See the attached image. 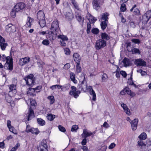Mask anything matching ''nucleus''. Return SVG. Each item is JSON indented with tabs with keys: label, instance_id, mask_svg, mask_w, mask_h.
<instances>
[{
	"label": "nucleus",
	"instance_id": "a19ab883",
	"mask_svg": "<svg viewBox=\"0 0 151 151\" xmlns=\"http://www.w3.org/2000/svg\"><path fill=\"white\" fill-rule=\"evenodd\" d=\"M128 91L129 88L126 87L120 92V94L122 95H124L126 93H127Z\"/></svg>",
	"mask_w": 151,
	"mask_h": 151
},
{
	"label": "nucleus",
	"instance_id": "f8f14e48",
	"mask_svg": "<svg viewBox=\"0 0 151 151\" xmlns=\"http://www.w3.org/2000/svg\"><path fill=\"white\" fill-rule=\"evenodd\" d=\"M87 91L91 95H92V100L95 101L96 100V95L92 87L91 86H89L87 88Z\"/></svg>",
	"mask_w": 151,
	"mask_h": 151
},
{
	"label": "nucleus",
	"instance_id": "69168bd1",
	"mask_svg": "<svg viewBox=\"0 0 151 151\" xmlns=\"http://www.w3.org/2000/svg\"><path fill=\"white\" fill-rule=\"evenodd\" d=\"M70 65L69 63H67L65 65L64 68L65 70L68 69L70 68Z\"/></svg>",
	"mask_w": 151,
	"mask_h": 151
},
{
	"label": "nucleus",
	"instance_id": "20e7f679",
	"mask_svg": "<svg viewBox=\"0 0 151 151\" xmlns=\"http://www.w3.org/2000/svg\"><path fill=\"white\" fill-rule=\"evenodd\" d=\"M50 30L55 31V33H61V31L59 27L58 22V20L54 21L52 23Z\"/></svg>",
	"mask_w": 151,
	"mask_h": 151
},
{
	"label": "nucleus",
	"instance_id": "603ef678",
	"mask_svg": "<svg viewBox=\"0 0 151 151\" xmlns=\"http://www.w3.org/2000/svg\"><path fill=\"white\" fill-rule=\"evenodd\" d=\"M127 94L130 95L132 97L135 96H136V93L132 91L129 88Z\"/></svg>",
	"mask_w": 151,
	"mask_h": 151
},
{
	"label": "nucleus",
	"instance_id": "c9c22d12",
	"mask_svg": "<svg viewBox=\"0 0 151 151\" xmlns=\"http://www.w3.org/2000/svg\"><path fill=\"white\" fill-rule=\"evenodd\" d=\"M40 132L37 128H32L30 132H31L33 134H35V135H37Z\"/></svg>",
	"mask_w": 151,
	"mask_h": 151
},
{
	"label": "nucleus",
	"instance_id": "412c9836",
	"mask_svg": "<svg viewBox=\"0 0 151 151\" xmlns=\"http://www.w3.org/2000/svg\"><path fill=\"white\" fill-rule=\"evenodd\" d=\"M40 92V91H35L34 88H30L27 92V94L32 96H34L36 95V93Z\"/></svg>",
	"mask_w": 151,
	"mask_h": 151
},
{
	"label": "nucleus",
	"instance_id": "5701e85b",
	"mask_svg": "<svg viewBox=\"0 0 151 151\" xmlns=\"http://www.w3.org/2000/svg\"><path fill=\"white\" fill-rule=\"evenodd\" d=\"M74 60L77 64L80 63L81 61V57L80 55L77 53H74L73 55Z\"/></svg>",
	"mask_w": 151,
	"mask_h": 151
},
{
	"label": "nucleus",
	"instance_id": "8fccbe9b",
	"mask_svg": "<svg viewBox=\"0 0 151 151\" xmlns=\"http://www.w3.org/2000/svg\"><path fill=\"white\" fill-rule=\"evenodd\" d=\"M58 128L60 131L65 133L66 132L65 128L61 125H59L58 126Z\"/></svg>",
	"mask_w": 151,
	"mask_h": 151
},
{
	"label": "nucleus",
	"instance_id": "393cba45",
	"mask_svg": "<svg viewBox=\"0 0 151 151\" xmlns=\"http://www.w3.org/2000/svg\"><path fill=\"white\" fill-rule=\"evenodd\" d=\"M15 27V26L13 25L12 24H9L5 26V28L6 31L8 32H11L13 30V29H14Z\"/></svg>",
	"mask_w": 151,
	"mask_h": 151
},
{
	"label": "nucleus",
	"instance_id": "0eeeda50",
	"mask_svg": "<svg viewBox=\"0 0 151 151\" xmlns=\"http://www.w3.org/2000/svg\"><path fill=\"white\" fill-rule=\"evenodd\" d=\"M24 78L27 85L32 86L35 84V78L34 76H27Z\"/></svg>",
	"mask_w": 151,
	"mask_h": 151
},
{
	"label": "nucleus",
	"instance_id": "72a5a7b5",
	"mask_svg": "<svg viewBox=\"0 0 151 151\" xmlns=\"http://www.w3.org/2000/svg\"><path fill=\"white\" fill-rule=\"evenodd\" d=\"M8 45L7 43L6 42L5 40L3 41V42H2L0 44V46L1 49L2 50H5L7 46Z\"/></svg>",
	"mask_w": 151,
	"mask_h": 151
},
{
	"label": "nucleus",
	"instance_id": "9b49d317",
	"mask_svg": "<svg viewBox=\"0 0 151 151\" xmlns=\"http://www.w3.org/2000/svg\"><path fill=\"white\" fill-rule=\"evenodd\" d=\"M127 50L129 52H131L132 54L137 53L139 54L140 53V52L139 49L134 48L131 45L129 46V44L127 45Z\"/></svg>",
	"mask_w": 151,
	"mask_h": 151
},
{
	"label": "nucleus",
	"instance_id": "79ce46f5",
	"mask_svg": "<svg viewBox=\"0 0 151 151\" xmlns=\"http://www.w3.org/2000/svg\"><path fill=\"white\" fill-rule=\"evenodd\" d=\"M81 70V68L80 66V63L77 64L76 67V73H77L76 74L78 73H80Z\"/></svg>",
	"mask_w": 151,
	"mask_h": 151
},
{
	"label": "nucleus",
	"instance_id": "052dcab7",
	"mask_svg": "<svg viewBox=\"0 0 151 151\" xmlns=\"http://www.w3.org/2000/svg\"><path fill=\"white\" fill-rule=\"evenodd\" d=\"M128 84L129 85H133L134 83L133 81L132 80V76L128 79Z\"/></svg>",
	"mask_w": 151,
	"mask_h": 151
},
{
	"label": "nucleus",
	"instance_id": "6e6552de",
	"mask_svg": "<svg viewBox=\"0 0 151 151\" xmlns=\"http://www.w3.org/2000/svg\"><path fill=\"white\" fill-rule=\"evenodd\" d=\"M106 41L100 39L98 40L96 44V48L97 50H99L106 46Z\"/></svg>",
	"mask_w": 151,
	"mask_h": 151
},
{
	"label": "nucleus",
	"instance_id": "f257e3e1",
	"mask_svg": "<svg viewBox=\"0 0 151 151\" xmlns=\"http://www.w3.org/2000/svg\"><path fill=\"white\" fill-rule=\"evenodd\" d=\"M0 60L3 62H6L4 66L6 67V69L10 70L13 69V60L11 57L10 56L6 57L4 55H2V56L1 55Z\"/></svg>",
	"mask_w": 151,
	"mask_h": 151
},
{
	"label": "nucleus",
	"instance_id": "cd10ccee",
	"mask_svg": "<svg viewBox=\"0 0 151 151\" xmlns=\"http://www.w3.org/2000/svg\"><path fill=\"white\" fill-rule=\"evenodd\" d=\"M37 122L38 125L40 126H44L46 124L45 121L41 118H37Z\"/></svg>",
	"mask_w": 151,
	"mask_h": 151
},
{
	"label": "nucleus",
	"instance_id": "49530a36",
	"mask_svg": "<svg viewBox=\"0 0 151 151\" xmlns=\"http://www.w3.org/2000/svg\"><path fill=\"white\" fill-rule=\"evenodd\" d=\"M66 18L68 20H70L73 18L72 14L71 13H68L65 15Z\"/></svg>",
	"mask_w": 151,
	"mask_h": 151
},
{
	"label": "nucleus",
	"instance_id": "c85d7f7f",
	"mask_svg": "<svg viewBox=\"0 0 151 151\" xmlns=\"http://www.w3.org/2000/svg\"><path fill=\"white\" fill-rule=\"evenodd\" d=\"M82 137L83 138V139L81 142L82 145L83 146H82L81 148L82 149L83 151H84L85 150V129H83V133L82 134Z\"/></svg>",
	"mask_w": 151,
	"mask_h": 151
},
{
	"label": "nucleus",
	"instance_id": "ea45409f",
	"mask_svg": "<svg viewBox=\"0 0 151 151\" xmlns=\"http://www.w3.org/2000/svg\"><path fill=\"white\" fill-rule=\"evenodd\" d=\"M39 23L41 27H44L46 24L45 19L39 20Z\"/></svg>",
	"mask_w": 151,
	"mask_h": 151
},
{
	"label": "nucleus",
	"instance_id": "423d86ee",
	"mask_svg": "<svg viewBox=\"0 0 151 151\" xmlns=\"http://www.w3.org/2000/svg\"><path fill=\"white\" fill-rule=\"evenodd\" d=\"M60 34L59 33H55V31L50 30L47 35L46 38L52 42L53 40L56 38L57 35L58 34Z\"/></svg>",
	"mask_w": 151,
	"mask_h": 151
},
{
	"label": "nucleus",
	"instance_id": "338daca9",
	"mask_svg": "<svg viewBox=\"0 0 151 151\" xmlns=\"http://www.w3.org/2000/svg\"><path fill=\"white\" fill-rule=\"evenodd\" d=\"M93 133L91 132H87L86 131V138L92 135Z\"/></svg>",
	"mask_w": 151,
	"mask_h": 151
},
{
	"label": "nucleus",
	"instance_id": "39448f33",
	"mask_svg": "<svg viewBox=\"0 0 151 151\" xmlns=\"http://www.w3.org/2000/svg\"><path fill=\"white\" fill-rule=\"evenodd\" d=\"M38 151H47L48 145L47 144V141L46 139H43L37 148Z\"/></svg>",
	"mask_w": 151,
	"mask_h": 151
},
{
	"label": "nucleus",
	"instance_id": "6ab92c4d",
	"mask_svg": "<svg viewBox=\"0 0 151 151\" xmlns=\"http://www.w3.org/2000/svg\"><path fill=\"white\" fill-rule=\"evenodd\" d=\"M137 5H134L132 8L130 9L131 12H133L134 14L136 15H139L140 14L139 10L137 8H136Z\"/></svg>",
	"mask_w": 151,
	"mask_h": 151
},
{
	"label": "nucleus",
	"instance_id": "4468645a",
	"mask_svg": "<svg viewBox=\"0 0 151 151\" xmlns=\"http://www.w3.org/2000/svg\"><path fill=\"white\" fill-rule=\"evenodd\" d=\"M135 64L137 66H145L146 65V62L142 59H138L135 60Z\"/></svg>",
	"mask_w": 151,
	"mask_h": 151
},
{
	"label": "nucleus",
	"instance_id": "3c124183",
	"mask_svg": "<svg viewBox=\"0 0 151 151\" xmlns=\"http://www.w3.org/2000/svg\"><path fill=\"white\" fill-rule=\"evenodd\" d=\"M64 52L66 55H69L70 53V49L68 48H65L64 49Z\"/></svg>",
	"mask_w": 151,
	"mask_h": 151
},
{
	"label": "nucleus",
	"instance_id": "de8ad7c7",
	"mask_svg": "<svg viewBox=\"0 0 151 151\" xmlns=\"http://www.w3.org/2000/svg\"><path fill=\"white\" fill-rule=\"evenodd\" d=\"M48 99L50 101V104H52L54 102L55 99L53 96H51L48 97Z\"/></svg>",
	"mask_w": 151,
	"mask_h": 151
},
{
	"label": "nucleus",
	"instance_id": "2f4dec72",
	"mask_svg": "<svg viewBox=\"0 0 151 151\" xmlns=\"http://www.w3.org/2000/svg\"><path fill=\"white\" fill-rule=\"evenodd\" d=\"M122 62L125 66H129L131 64L130 61L128 58H125L123 59Z\"/></svg>",
	"mask_w": 151,
	"mask_h": 151
},
{
	"label": "nucleus",
	"instance_id": "1a4fd4ad",
	"mask_svg": "<svg viewBox=\"0 0 151 151\" xmlns=\"http://www.w3.org/2000/svg\"><path fill=\"white\" fill-rule=\"evenodd\" d=\"M35 116V114L32 108L30 106L29 108L27 113L26 114V117L27 120L29 121L31 120Z\"/></svg>",
	"mask_w": 151,
	"mask_h": 151
},
{
	"label": "nucleus",
	"instance_id": "c03bdc74",
	"mask_svg": "<svg viewBox=\"0 0 151 151\" xmlns=\"http://www.w3.org/2000/svg\"><path fill=\"white\" fill-rule=\"evenodd\" d=\"M16 9L14 7L11 12V15L13 18H14L16 17V13L18 11H16Z\"/></svg>",
	"mask_w": 151,
	"mask_h": 151
},
{
	"label": "nucleus",
	"instance_id": "09e8293b",
	"mask_svg": "<svg viewBox=\"0 0 151 151\" xmlns=\"http://www.w3.org/2000/svg\"><path fill=\"white\" fill-rule=\"evenodd\" d=\"M8 128L10 132L13 133L14 134H17V132L16 130L13 126H12V127H9Z\"/></svg>",
	"mask_w": 151,
	"mask_h": 151
},
{
	"label": "nucleus",
	"instance_id": "6e6d98bb",
	"mask_svg": "<svg viewBox=\"0 0 151 151\" xmlns=\"http://www.w3.org/2000/svg\"><path fill=\"white\" fill-rule=\"evenodd\" d=\"M120 9L123 12H124L126 10V8L125 4H121Z\"/></svg>",
	"mask_w": 151,
	"mask_h": 151
},
{
	"label": "nucleus",
	"instance_id": "0e129e2a",
	"mask_svg": "<svg viewBox=\"0 0 151 151\" xmlns=\"http://www.w3.org/2000/svg\"><path fill=\"white\" fill-rule=\"evenodd\" d=\"M132 41L136 44H139L140 42V40L138 39H133L132 40Z\"/></svg>",
	"mask_w": 151,
	"mask_h": 151
},
{
	"label": "nucleus",
	"instance_id": "4c0bfd02",
	"mask_svg": "<svg viewBox=\"0 0 151 151\" xmlns=\"http://www.w3.org/2000/svg\"><path fill=\"white\" fill-rule=\"evenodd\" d=\"M147 137V135L146 133L143 132L141 133L139 136V137L140 139L142 140H145Z\"/></svg>",
	"mask_w": 151,
	"mask_h": 151
},
{
	"label": "nucleus",
	"instance_id": "b1692460",
	"mask_svg": "<svg viewBox=\"0 0 151 151\" xmlns=\"http://www.w3.org/2000/svg\"><path fill=\"white\" fill-rule=\"evenodd\" d=\"M37 17L39 20L45 19V16L44 12L42 11H39L37 13Z\"/></svg>",
	"mask_w": 151,
	"mask_h": 151
},
{
	"label": "nucleus",
	"instance_id": "5fc2aeb1",
	"mask_svg": "<svg viewBox=\"0 0 151 151\" xmlns=\"http://www.w3.org/2000/svg\"><path fill=\"white\" fill-rule=\"evenodd\" d=\"M42 43L45 45L47 46L49 44L50 42L48 40L45 39L42 41Z\"/></svg>",
	"mask_w": 151,
	"mask_h": 151
},
{
	"label": "nucleus",
	"instance_id": "a18cd8bd",
	"mask_svg": "<svg viewBox=\"0 0 151 151\" xmlns=\"http://www.w3.org/2000/svg\"><path fill=\"white\" fill-rule=\"evenodd\" d=\"M62 86H61L58 85H53L50 87V88L52 90L55 89L57 88L58 89L61 88Z\"/></svg>",
	"mask_w": 151,
	"mask_h": 151
},
{
	"label": "nucleus",
	"instance_id": "a878e982",
	"mask_svg": "<svg viewBox=\"0 0 151 151\" xmlns=\"http://www.w3.org/2000/svg\"><path fill=\"white\" fill-rule=\"evenodd\" d=\"M99 1L100 0H94L93 2V8L96 10L100 8Z\"/></svg>",
	"mask_w": 151,
	"mask_h": 151
},
{
	"label": "nucleus",
	"instance_id": "7ed1b4c3",
	"mask_svg": "<svg viewBox=\"0 0 151 151\" xmlns=\"http://www.w3.org/2000/svg\"><path fill=\"white\" fill-rule=\"evenodd\" d=\"M87 14L86 17L88 20L90 22L89 24L88 23L87 26V33H89L90 32L91 28V25L90 24L93 23L95 22L97 20V19L93 17L91 14L88 12V11H87Z\"/></svg>",
	"mask_w": 151,
	"mask_h": 151
},
{
	"label": "nucleus",
	"instance_id": "774afa93",
	"mask_svg": "<svg viewBox=\"0 0 151 151\" xmlns=\"http://www.w3.org/2000/svg\"><path fill=\"white\" fill-rule=\"evenodd\" d=\"M115 144L114 143H111L109 146V148L110 149H112L115 146Z\"/></svg>",
	"mask_w": 151,
	"mask_h": 151
},
{
	"label": "nucleus",
	"instance_id": "4be33fe9",
	"mask_svg": "<svg viewBox=\"0 0 151 151\" xmlns=\"http://www.w3.org/2000/svg\"><path fill=\"white\" fill-rule=\"evenodd\" d=\"M121 106L123 108L124 112L128 115H130L131 114V112L129 109L127 107V105L124 103L121 104Z\"/></svg>",
	"mask_w": 151,
	"mask_h": 151
},
{
	"label": "nucleus",
	"instance_id": "680f3d73",
	"mask_svg": "<svg viewBox=\"0 0 151 151\" xmlns=\"http://www.w3.org/2000/svg\"><path fill=\"white\" fill-rule=\"evenodd\" d=\"M137 71L138 73H140L141 76H145L147 74V73L145 71H143L141 69L137 70Z\"/></svg>",
	"mask_w": 151,
	"mask_h": 151
},
{
	"label": "nucleus",
	"instance_id": "c756f323",
	"mask_svg": "<svg viewBox=\"0 0 151 151\" xmlns=\"http://www.w3.org/2000/svg\"><path fill=\"white\" fill-rule=\"evenodd\" d=\"M33 21V19L30 17H28L25 26L27 27H30L32 25V22Z\"/></svg>",
	"mask_w": 151,
	"mask_h": 151
},
{
	"label": "nucleus",
	"instance_id": "473e14b6",
	"mask_svg": "<svg viewBox=\"0 0 151 151\" xmlns=\"http://www.w3.org/2000/svg\"><path fill=\"white\" fill-rule=\"evenodd\" d=\"M47 118L50 121H52L55 117V116L52 114H47Z\"/></svg>",
	"mask_w": 151,
	"mask_h": 151
},
{
	"label": "nucleus",
	"instance_id": "7c9ffc66",
	"mask_svg": "<svg viewBox=\"0 0 151 151\" xmlns=\"http://www.w3.org/2000/svg\"><path fill=\"white\" fill-rule=\"evenodd\" d=\"M57 37L58 39H61V41H68V38L67 36L63 35L58 34Z\"/></svg>",
	"mask_w": 151,
	"mask_h": 151
},
{
	"label": "nucleus",
	"instance_id": "864d4df0",
	"mask_svg": "<svg viewBox=\"0 0 151 151\" xmlns=\"http://www.w3.org/2000/svg\"><path fill=\"white\" fill-rule=\"evenodd\" d=\"M78 128V126L76 125H73L72 126L71 131L72 132H76L77 129Z\"/></svg>",
	"mask_w": 151,
	"mask_h": 151
},
{
	"label": "nucleus",
	"instance_id": "e2e57ef3",
	"mask_svg": "<svg viewBox=\"0 0 151 151\" xmlns=\"http://www.w3.org/2000/svg\"><path fill=\"white\" fill-rule=\"evenodd\" d=\"M32 128H30V126L29 125H27L26 128V132L28 133L30 132Z\"/></svg>",
	"mask_w": 151,
	"mask_h": 151
},
{
	"label": "nucleus",
	"instance_id": "4d7b16f0",
	"mask_svg": "<svg viewBox=\"0 0 151 151\" xmlns=\"http://www.w3.org/2000/svg\"><path fill=\"white\" fill-rule=\"evenodd\" d=\"M91 32L93 34H97L99 32V30L98 29L95 28L92 29Z\"/></svg>",
	"mask_w": 151,
	"mask_h": 151
},
{
	"label": "nucleus",
	"instance_id": "bf43d9fd",
	"mask_svg": "<svg viewBox=\"0 0 151 151\" xmlns=\"http://www.w3.org/2000/svg\"><path fill=\"white\" fill-rule=\"evenodd\" d=\"M71 80L74 83H77V81L75 79V76H70Z\"/></svg>",
	"mask_w": 151,
	"mask_h": 151
},
{
	"label": "nucleus",
	"instance_id": "ddd939ff",
	"mask_svg": "<svg viewBox=\"0 0 151 151\" xmlns=\"http://www.w3.org/2000/svg\"><path fill=\"white\" fill-rule=\"evenodd\" d=\"M30 60V58L29 57H25L20 59L19 64L21 66L24 65L29 63Z\"/></svg>",
	"mask_w": 151,
	"mask_h": 151
},
{
	"label": "nucleus",
	"instance_id": "bb28decb",
	"mask_svg": "<svg viewBox=\"0 0 151 151\" xmlns=\"http://www.w3.org/2000/svg\"><path fill=\"white\" fill-rule=\"evenodd\" d=\"M148 12H147L142 17V20L145 23H147L150 18V17L148 16Z\"/></svg>",
	"mask_w": 151,
	"mask_h": 151
},
{
	"label": "nucleus",
	"instance_id": "dca6fc26",
	"mask_svg": "<svg viewBox=\"0 0 151 151\" xmlns=\"http://www.w3.org/2000/svg\"><path fill=\"white\" fill-rule=\"evenodd\" d=\"M25 4L22 2L18 3L14 7L16 9V11H19L20 10L23 9L25 7Z\"/></svg>",
	"mask_w": 151,
	"mask_h": 151
},
{
	"label": "nucleus",
	"instance_id": "aec40b11",
	"mask_svg": "<svg viewBox=\"0 0 151 151\" xmlns=\"http://www.w3.org/2000/svg\"><path fill=\"white\" fill-rule=\"evenodd\" d=\"M117 69L116 72L114 73V75L115 74V76H127V74L126 72L122 70L120 71V69L119 67L117 66Z\"/></svg>",
	"mask_w": 151,
	"mask_h": 151
},
{
	"label": "nucleus",
	"instance_id": "f704fd0d",
	"mask_svg": "<svg viewBox=\"0 0 151 151\" xmlns=\"http://www.w3.org/2000/svg\"><path fill=\"white\" fill-rule=\"evenodd\" d=\"M84 79L81 82V83L79 84V85L78 86V89L81 90V91L84 92V88L82 87V85L84 83V80L85 79V76H83Z\"/></svg>",
	"mask_w": 151,
	"mask_h": 151
},
{
	"label": "nucleus",
	"instance_id": "f3484780",
	"mask_svg": "<svg viewBox=\"0 0 151 151\" xmlns=\"http://www.w3.org/2000/svg\"><path fill=\"white\" fill-rule=\"evenodd\" d=\"M138 122V119H135L132 121L131 122H130L132 129L133 130H135L136 129L137 127Z\"/></svg>",
	"mask_w": 151,
	"mask_h": 151
},
{
	"label": "nucleus",
	"instance_id": "a211bd4d",
	"mask_svg": "<svg viewBox=\"0 0 151 151\" xmlns=\"http://www.w3.org/2000/svg\"><path fill=\"white\" fill-rule=\"evenodd\" d=\"M109 16V14L107 13H105L102 14L101 15V17H100V20L101 22H108V17Z\"/></svg>",
	"mask_w": 151,
	"mask_h": 151
},
{
	"label": "nucleus",
	"instance_id": "37998d69",
	"mask_svg": "<svg viewBox=\"0 0 151 151\" xmlns=\"http://www.w3.org/2000/svg\"><path fill=\"white\" fill-rule=\"evenodd\" d=\"M20 146V144L18 142L16 144L14 147L12 148L11 150L10 151H16Z\"/></svg>",
	"mask_w": 151,
	"mask_h": 151
},
{
	"label": "nucleus",
	"instance_id": "f03ea898",
	"mask_svg": "<svg viewBox=\"0 0 151 151\" xmlns=\"http://www.w3.org/2000/svg\"><path fill=\"white\" fill-rule=\"evenodd\" d=\"M71 2L76 10L75 11L76 19L81 23V25L83 26V22H84V18L81 16V14H80L81 10L79 9L77 4L75 0H71Z\"/></svg>",
	"mask_w": 151,
	"mask_h": 151
},
{
	"label": "nucleus",
	"instance_id": "13d9d810",
	"mask_svg": "<svg viewBox=\"0 0 151 151\" xmlns=\"http://www.w3.org/2000/svg\"><path fill=\"white\" fill-rule=\"evenodd\" d=\"M30 103L31 106H36L37 104L35 100L32 99L30 100Z\"/></svg>",
	"mask_w": 151,
	"mask_h": 151
},
{
	"label": "nucleus",
	"instance_id": "9d476101",
	"mask_svg": "<svg viewBox=\"0 0 151 151\" xmlns=\"http://www.w3.org/2000/svg\"><path fill=\"white\" fill-rule=\"evenodd\" d=\"M71 90L69 92V94L71 96H73L75 98H77L79 96L80 93L79 91H77L76 87L74 86L71 87Z\"/></svg>",
	"mask_w": 151,
	"mask_h": 151
},
{
	"label": "nucleus",
	"instance_id": "2eb2a0df",
	"mask_svg": "<svg viewBox=\"0 0 151 151\" xmlns=\"http://www.w3.org/2000/svg\"><path fill=\"white\" fill-rule=\"evenodd\" d=\"M9 88L10 90L9 91V93L11 95V93H13L12 96H14L17 93L16 89V86L14 84H11L9 86Z\"/></svg>",
	"mask_w": 151,
	"mask_h": 151
},
{
	"label": "nucleus",
	"instance_id": "e433bc0d",
	"mask_svg": "<svg viewBox=\"0 0 151 151\" xmlns=\"http://www.w3.org/2000/svg\"><path fill=\"white\" fill-rule=\"evenodd\" d=\"M108 22H101V29L103 30L105 29L107 26V23Z\"/></svg>",
	"mask_w": 151,
	"mask_h": 151
},
{
	"label": "nucleus",
	"instance_id": "58836bf2",
	"mask_svg": "<svg viewBox=\"0 0 151 151\" xmlns=\"http://www.w3.org/2000/svg\"><path fill=\"white\" fill-rule=\"evenodd\" d=\"M101 37L102 39L109 40L110 38L109 36L106 33H102L101 34Z\"/></svg>",
	"mask_w": 151,
	"mask_h": 151
}]
</instances>
